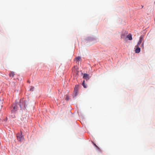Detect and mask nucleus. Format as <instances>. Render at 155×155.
<instances>
[{"label":"nucleus","mask_w":155,"mask_h":155,"mask_svg":"<svg viewBox=\"0 0 155 155\" xmlns=\"http://www.w3.org/2000/svg\"><path fill=\"white\" fill-rule=\"evenodd\" d=\"M19 105L20 107L22 108V107L24 106L25 107L27 106V104H26V102L25 101H23V100L21 99L20 100L19 102Z\"/></svg>","instance_id":"1"},{"label":"nucleus","mask_w":155,"mask_h":155,"mask_svg":"<svg viewBox=\"0 0 155 155\" xmlns=\"http://www.w3.org/2000/svg\"><path fill=\"white\" fill-rule=\"evenodd\" d=\"M17 140L20 141H21L23 139V137L22 134V133H21V134H17Z\"/></svg>","instance_id":"2"},{"label":"nucleus","mask_w":155,"mask_h":155,"mask_svg":"<svg viewBox=\"0 0 155 155\" xmlns=\"http://www.w3.org/2000/svg\"><path fill=\"white\" fill-rule=\"evenodd\" d=\"M135 52L137 53H139L140 51V48H139V45H137L135 46Z\"/></svg>","instance_id":"3"},{"label":"nucleus","mask_w":155,"mask_h":155,"mask_svg":"<svg viewBox=\"0 0 155 155\" xmlns=\"http://www.w3.org/2000/svg\"><path fill=\"white\" fill-rule=\"evenodd\" d=\"M83 78L86 80H88L89 79V75L87 74L84 73V74Z\"/></svg>","instance_id":"4"},{"label":"nucleus","mask_w":155,"mask_h":155,"mask_svg":"<svg viewBox=\"0 0 155 155\" xmlns=\"http://www.w3.org/2000/svg\"><path fill=\"white\" fill-rule=\"evenodd\" d=\"M78 86H76L75 87L74 93L75 94V96H76L78 94Z\"/></svg>","instance_id":"5"},{"label":"nucleus","mask_w":155,"mask_h":155,"mask_svg":"<svg viewBox=\"0 0 155 155\" xmlns=\"http://www.w3.org/2000/svg\"><path fill=\"white\" fill-rule=\"evenodd\" d=\"M143 35H141L140 37V39L137 43V45H140L141 43L143 40Z\"/></svg>","instance_id":"6"},{"label":"nucleus","mask_w":155,"mask_h":155,"mask_svg":"<svg viewBox=\"0 0 155 155\" xmlns=\"http://www.w3.org/2000/svg\"><path fill=\"white\" fill-rule=\"evenodd\" d=\"M127 38L129 39L130 40H131L132 39V35L130 34H129L127 36Z\"/></svg>","instance_id":"7"},{"label":"nucleus","mask_w":155,"mask_h":155,"mask_svg":"<svg viewBox=\"0 0 155 155\" xmlns=\"http://www.w3.org/2000/svg\"><path fill=\"white\" fill-rule=\"evenodd\" d=\"M15 74L14 72L11 71L9 74V76L10 77H13L15 75Z\"/></svg>","instance_id":"8"},{"label":"nucleus","mask_w":155,"mask_h":155,"mask_svg":"<svg viewBox=\"0 0 155 155\" xmlns=\"http://www.w3.org/2000/svg\"><path fill=\"white\" fill-rule=\"evenodd\" d=\"M81 57H78L76 58L75 60L77 62L79 61L80 60H81Z\"/></svg>","instance_id":"9"},{"label":"nucleus","mask_w":155,"mask_h":155,"mask_svg":"<svg viewBox=\"0 0 155 155\" xmlns=\"http://www.w3.org/2000/svg\"><path fill=\"white\" fill-rule=\"evenodd\" d=\"M85 81H83V83H82V85L83 86V87L85 88H87V86L85 84Z\"/></svg>","instance_id":"10"},{"label":"nucleus","mask_w":155,"mask_h":155,"mask_svg":"<svg viewBox=\"0 0 155 155\" xmlns=\"http://www.w3.org/2000/svg\"><path fill=\"white\" fill-rule=\"evenodd\" d=\"M17 106L16 105H15L13 107V109L15 110L16 111L17 110Z\"/></svg>","instance_id":"11"},{"label":"nucleus","mask_w":155,"mask_h":155,"mask_svg":"<svg viewBox=\"0 0 155 155\" xmlns=\"http://www.w3.org/2000/svg\"><path fill=\"white\" fill-rule=\"evenodd\" d=\"M34 88V87H31V88L30 89V90L31 91H33V89Z\"/></svg>","instance_id":"12"},{"label":"nucleus","mask_w":155,"mask_h":155,"mask_svg":"<svg viewBox=\"0 0 155 155\" xmlns=\"http://www.w3.org/2000/svg\"><path fill=\"white\" fill-rule=\"evenodd\" d=\"M143 45H144V42H143L142 44L141 45L140 47L142 48L143 47Z\"/></svg>","instance_id":"13"},{"label":"nucleus","mask_w":155,"mask_h":155,"mask_svg":"<svg viewBox=\"0 0 155 155\" xmlns=\"http://www.w3.org/2000/svg\"><path fill=\"white\" fill-rule=\"evenodd\" d=\"M124 35H122L121 36V38H124Z\"/></svg>","instance_id":"14"},{"label":"nucleus","mask_w":155,"mask_h":155,"mask_svg":"<svg viewBox=\"0 0 155 155\" xmlns=\"http://www.w3.org/2000/svg\"><path fill=\"white\" fill-rule=\"evenodd\" d=\"M68 99H69L68 97V96H67L66 97V100H68Z\"/></svg>","instance_id":"15"},{"label":"nucleus","mask_w":155,"mask_h":155,"mask_svg":"<svg viewBox=\"0 0 155 155\" xmlns=\"http://www.w3.org/2000/svg\"><path fill=\"white\" fill-rule=\"evenodd\" d=\"M94 144L96 147H98L94 143Z\"/></svg>","instance_id":"16"},{"label":"nucleus","mask_w":155,"mask_h":155,"mask_svg":"<svg viewBox=\"0 0 155 155\" xmlns=\"http://www.w3.org/2000/svg\"><path fill=\"white\" fill-rule=\"evenodd\" d=\"M141 6H142V8H143V5H142Z\"/></svg>","instance_id":"17"},{"label":"nucleus","mask_w":155,"mask_h":155,"mask_svg":"<svg viewBox=\"0 0 155 155\" xmlns=\"http://www.w3.org/2000/svg\"><path fill=\"white\" fill-rule=\"evenodd\" d=\"M154 3H155V2Z\"/></svg>","instance_id":"18"}]
</instances>
